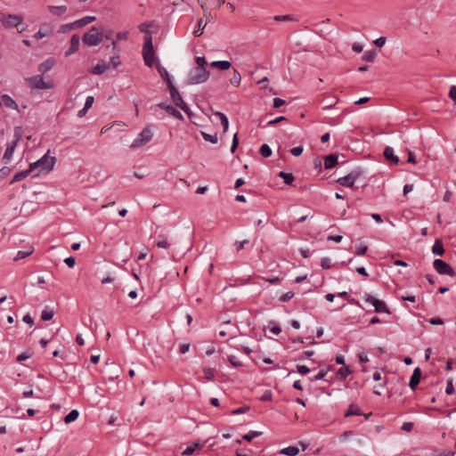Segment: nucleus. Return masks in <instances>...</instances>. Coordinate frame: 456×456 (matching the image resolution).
<instances>
[{
    "label": "nucleus",
    "instance_id": "obj_60",
    "mask_svg": "<svg viewBox=\"0 0 456 456\" xmlns=\"http://www.w3.org/2000/svg\"><path fill=\"white\" fill-rule=\"evenodd\" d=\"M328 373V370H319V372L314 376L313 378H311L312 380H319V379H322Z\"/></svg>",
    "mask_w": 456,
    "mask_h": 456
},
{
    "label": "nucleus",
    "instance_id": "obj_6",
    "mask_svg": "<svg viewBox=\"0 0 456 456\" xmlns=\"http://www.w3.org/2000/svg\"><path fill=\"white\" fill-rule=\"evenodd\" d=\"M167 87H168L170 96H171L174 103L178 108L183 110L186 114H188V116H190L191 115L190 108L188 107L186 102L183 101V99L182 98L181 94H179L177 88L174 86L172 81H168Z\"/></svg>",
    "mask_w": 456,
    "mask_h": 456
},
{
    "label": "nucleus",
    "instance_id": "obj_28",
    "mask_svg": "<svg viewBox=\"0 0 456 456\" xmlns=\"http://www.w3.org/2000/svg\"><path fill=\"white\" fill-rule=\"evenodd\" d=\"M48 10L50 11V12L52 14L61 16L67 12V6L66 5H59V6L49 5Z\"/></svg>",
    "mask_w": 456,
    "mask_h": 456
},
{
    "label": "nucleus",
    "instance_id": "obj_14",
    "mask_svg": "<svg viewBox=\"0 0 456 456\" xmlns=\"http://www.w3.org/2000/svg\"><path fill=\"white\" fill-rule=\"evenodd\" d=\"M80 37L77 34H74L70 38V45L69 50L65 53V56H69L78 51Z\"/></svg>",
    "mask_w": 456,
    "mask_h": 456
},
{
    "label": "nucleus",
    "instance_id": "obj_29",
    "mask_svg": "<svg viewBox=\"0 0 456 456\" xmlns=\"http://www.w3.org/2000/svg\"><path fill=\"white\" fill-rule=\"evenodd\" d=\"M156 68H157L160 77L167 82V85L168 86V81H172V80H171L170 75L168 74L167 69L163 66H161L159 61H158Z\"/></svg>",
    "mask_w": 456,
    "mask_h": 456
},
{
    "label": "nucleus",
    "instance_id": "obj_19",
    "mask_svg": "<svg viewBox=\"0 0 456 456\" xmlns=\"http://www.w3.org/2000/svg\"><path fill=\"white\" fill-rule=\"evenodd\" d=\"M384 157L390 164L397 165L399 163V158L394 154V150L389 146L385 148Z\"/></svg>",
    "mask_w": 456,
    "mask_h": 456
},
{
    "label": "nucleus",
    "instance_id": "obj_27",
    "mask_svg": "<svg viewBox=\"0 0 456 456\" xmlns=\"http://www.w3.org/2000/svg\"><path fill=\"white\" fill-rule=\"evenodd\" d=\"M53 315H54V310L52 307L46 305V306H45V308L42 311L41 319H42V321H45V322L50 321L53 319Z\"/></svg>",
    "mask_w": 456,
    "mask_h": 456
},
{
    "label": "nucleus",
    "instance_id": "obj_4",
    "mask_svg": "<svg viewBox=\"0 0 456 456\" xmlns=\"http://www.w3.org/2000/svg\"><path fill=\"white\" fill-rule=\"evenodd\" d=\"M142 57L146 66L152 67L155 60H159L155 57V52L152 43V38L150 37L144 39L142 45Z\"/></svg>",
    "mask_w": 456,
    "mask_h": 456
},
{
    "label": "nucleus",
    "instance_id": "obj_38",
    "mask_svg": "<svg viewBox=\"0 0 456 456\" xmlns=\"http://www.w3.org/2000/svg\"><path fill=\"white\" fill-rule=\"evenodd\" d=\"M79 416V412L77 410H72L69 414H67L64 418V422L69 424L72 421H75Z\"/></svg>",
    "mask_w": 456,
    "mask_h": 456
},
{
    "label": "nucleus",
    "instance_id": "obj_2",
    "mask_svg": "<svg viewBox=\"0 0 456 456\" xmlns=\"http://www.w3.org/2000/svg\"><path fill=\"white\" fill-rule=\"evenodd\" d=\"M103 39V28L92 27L82 37L83 43L87 46L98 45Z\"/></svg>",
    "mask_w": 456,
    "mask_h": 456
},
{
    "label": "nucleus",
    "instance_id": "obj_57",
    "mask_svg": "<svg viewBox=\"0 0 456 456\" xmlns=\"http://www.w3.org/2000/svg\"><path fill=\"white\" fill-rule=\"evenodd\" d=\"M454 392V387H453V383H452V379H449L447 381V385H446V388H445V393L448 395H452Z\"/></svg>",
    "mask_w": 456,
    "mask_h": 456
},
{
    "label": "nucleus",
    "instance_id": "obj_15",
    "mask_svg": "<svg viewBox=\"0 0 456 456\" xmlns=\"http://www.w3.org/2000/svg\"><path fill=\"white\" fill-rule=\"evenodd\" d=\"M0 104L6 108L18 110V104L8 94H2L0 97Z\"/></svg>",
    "mask_w": 456,
    "mask_h": 456
},
{
    "label": "nucleus",
    "instance_id": "obj_21",
    "mask_svg": "<svg viewBox=\"0 0 456 456\" xmlns=\"http://www.w3.org/2000/svg\"><path fill=\"white\" fill-rule=\"evenodd\" d=\"M55 64V61L53 58H49L47 59L46 61H45L44 62L40 63L38 65V71L42 74L44 73H46L47 71H49L50 69H53V67L54 66Z\"/></svg>",
    "mask_w": 456,
    "mask_h": 456
},
{
    "label": "nucleus",
    "instance_id": "obj_56",
    "mask_svg": "<svg viewBox=\"0 0 456 456\" xmlns=\"http://www.w3.org/2000/svg\"><path fill=\"white\" fill-rule=\"evenodd\" d=\"M386 42H387V38H386L385 37H379V38L375 39V40L373 41V44H374L377 47L381 48V47H383V46L385 45Z\"/></svg>",
    "mask_w": 456,
    "mask_h": 456
},
{
    "label": "nucleus",
    "instance_id": "obj_16",
    "mask_svg": "<svg viewBox=\"0 0 456 456\" xmlns=\"http://www.w3.org/2000/svg\"><path fill=\"white\" fill-rule=\"evenodd\" d=\"M420 379L421 370L420 368L417 367L414 369L409 382V386L412 390H414L416 387L419 385Z\"/></svg>",
    "mask_w": 456,
    "mask_h": 456
},
{
    "label": "nucleus",
    "instance_id": "obj_18",
    "mask_svg": "<svg viewBox=\"0 0 456 456\" xmlns=\"http://www.w3.org/2000/svg\"><path fill=\"white\" fill-rule=\"evenodd\" d=\"M200 4L201 9L203 10V16L206 19L207 22L214 23L216 20V17L208 11V7L207 4L203 0H198Z\"/></svg>",
    "mask_w": 456,
    "mask_h": 456
},
{
    "label": "nucleus",
    "instance_id": "obj_46",
    "mask_svg": "<svg viewBox=\"0 0 456 456\" xmlns=\"http://www.w3.org/2000/svg\"><path fill=\"white\" fill-rule=\"evenodd\" d=\"M274 20L277 21H293L297 20V19L292 15H277L274 17Z\"/></svg>",
    "mask_w": 456,
    "mask_h": 456
},
{
    "label": "nucleus",
    "instance_id": "obj_30",
    "mask_svg": "<svg viewBox=\"0 0 456 456\" xmlns=\"http://www.w3.org/2000/svg\"><path fill=\"white\" fill-rule=\"evenodd\" d=\"M96 18L94 16H86L80 20H77L74 22V25H76L77 28H82L93 21H94Z\"/></svg>",
    "mask_w": 456,
    "mask_h": 456
},
{
    "label": "nucleus",
    "instance_id": "obj_23",
    "mask_svg": "<svg viewBox=\"0 0 456 456\" xmlns=\"http://www.w3.org/2000/svg\"><path fill=\"white\" fill-rule=\"evenodd\" d=\"M51 28L47 24H43L40 26L38 31L34 35V37L37 40L44 38L51 33Z\"/></svg>",
    "mask_w": 456,
    "mask_h": 456
},
{
    "label": "nucleus",
    "instance_id": "obj_54",
    "mask_svg": "<svg viewBox=\"0 0 456 456\" xmlns=\"http://www.w3.org/2000/svg\"><path fill=\"white\" fill-rule=\"evenodd\" d=\"M293 297H294V293L291 291H289L287 293L282 294L280 297L279 300L281 302H287V301L290 300Z\"/></svg>",
    "mask_w": 456,
    "mask_h": 456
},
{
    "label": "nucleus",
    "instance_id": "obj_8",
    "mask_svg": "<svg viewBox=\"0 0 456 456\" xmlns=\"http://www.w3.org/2000/svg\"><path fill=\"white\" fill-rule=\"evenodd\" d=\"M153 133L150 126H145L142 131L138 134L137 138L134 140L130 145L131 149H136L147 144L151 141Z\"/></svg>",
    "mask_w": 456,
    "mask_h": 456
},
{
    "label": "nucleus",
    "instance_id": "obj_22",
    "mask_svg": "<svg viewBox=\"0 0 456 456\" xmlns=\"http://www.w3.org/2000/svg\"><path fill=\"white\" fill-rule=\"evenodd\" d=\"M33 172V170L31 169V167H29L28 169L26 170H23V171H20V172H18L17 174L14 175V176L12 177V181H11V184L14 183H17V182H20V181H22L24 180L25 178H27L31 173Z\"/></svg>",
    "mask_w": 456,
    "mask_h": 456
},
{
    "label": "nucleus",
    "instance_id": "obj_32",
    "mask_svg": "<svg viewBox=\"0 0 456 456\" xmlns=\"http://www.w3.org/2000/svg\"><path fill=\"white\" fill-rule=\"evenodd\" d=\"M362 412L361 411L360 408L354 404H351L349 406V409L346 411L345 417L349 416H360Z\"/></svg>",
    "mask_w": 456,
    "mask_h": 456
},
{
    "label": "nucleus",
    "instance_id": "obj_11",
    "mask_svg": "<svg viewBox=\"0 0 456 456\" xmlns=\"http://www.w3.org/2000/svg\"><path fill=\"white\" fill-rule=\"evenodd\" d=\"M365 301L368 302V303H370L374 306L376 313H378V314H380V313L390 314V310H389L388 306L387 305V304L384 301H382L380 299H378V298H375L371 295H366Z\"/></svg>",
    "mask_w": 456,
    "mask_h": 456
},
{
    "label": "nucleus",
    "instance_id": "obj_9",
    "mask_svg": "<svg viewBox=\"0 0 456 456\" xmlns=\"http://www.w3.org/2000/svg\"><path fill=\"white\" fill-rule=\"evenodd\" d=\"M435 270L442 275H448L451 277L456 276V272L453 268L442 259H435L433 263Z\"/></svg>",
    "mask_w": 456,
    "mask_h": 456
},
{
    "label": "nucleus",
    "instance_id": "obj_1",
    "mask_svg": "<svg viewBox=\"0 0 456 456\" xmlns=\"http://www.w3.org/2000/svg\"><path fill=\"white\" fill-rule=\"evenodd\" d=\"M0 21L5 29L17 28L18 32L21 33L27 29V25L23 24V17L18 14L2 15Z\"/></svg>",
    "mask_w": 456,
    "mask_h": 456
},
{
    "label": "nucleus",
    "instance_id": "obj_20",
    "mask_svg": "<svg viewBox=\"0 0 456 456\" xmlns=\"http://www.w3.org/2000/svg\"><path fill=\"white\" fill-rule=\"evenodd\" d=\"M110 69V64L105 61H100L92 69L93 74L101 75Z\"/></svg>",
    "mask_w": 456,
    "mask_h": 456
},
{
    "label": "nucleus",
    "instance_id": "obj_39",
    "mask_svg": "<svg viewBox=\"0 0 456 456\" xmlns=\"http://www.w3.org/2000/svg\"><path fill=\"white\" fill-rule=\"evenodd\" d=\"M376 56H377L376 51H374V50L367 51L363 53V55L362 56V59L365 61L373 62Z\"/></svg>",
    "mask_w": 456,
    "mask_h": 456
},
{
    "label": "nucleus",
    "instance_id": "obj_59",
    "mask_svg": "<svg viewBox=\"0 0 456 456\" xmlns=\"http://www.w3.org/2000/svg\"><path fill=\"white\" fill-rule=\"evenodd\" d=\"M303 151L304 149L302 146H297L290 149V153L295 157H298L302 154Z\"/></svg>",
    "mask_w": 456,
    "mask_h": 456
},
{
    "label": "nucleus",
    "instance_id": "obj_40",
    "mask_svg": "<svg viewBox=\"0 0 456 456\" xmlns=\"http://www.w3.org/2000/svg\"><path fill=\"white\" fill-rule=\"evenodd\" d=\"M262 435V432L259 431H249L248 434L244 435L242 438L248 442H251L254 438L258 437Z\"/></svg>",
    "mask_w": 456,
    "mask_h": 456
},
{
    "label": "nucleus",
    "instance_id": "obj_7",
    "mask_svg": "<svg viewBox=\"0 0 456 456\" xmlns=\"http://www.w3.org/2000/svg\"><path fill=\"white\" fill-rule=\"evenodd\" d=\"M26 85L30 88L51 89L53 84L51 81L45 82L42 75H36L25 78Z\"/></svg>",
    "mask_w": 456,
    "mask_h": 456
},
{
    "label": "nucleus",
    "instance_id": "obj_12",
    "mask_svg": "<svg viewBox=\"0 0 456 456\" xmlns=\"http://www.w3.org/2000/svg\"><path fill=\"white\" fill-rule=\"evenodd\" d=\"M14 137L15 138L11 142H9L7 144V147H6L4 156H3V161L5 164L10 163V161L12 160L14 150H15L19 141L20 140V134L15 133Z\"/></svg>",
    "mask_w": 456,
    "mask_h": 456
},
{
    "label": "nucleus",
    "instance_id": "obj_42",
    "mask_svg": "<svg viewBox=\"0 0 456 456\" xmlns=\"http://www.w3.org/2000/svg\"><path fill=\"white\" fill-rule=\"evenodd\" d=\"M259 152L264 158H268L272 155L271 148L269 147L268 144L265 143L260 147Z\"/></svg>",
    "mask_w": 456,
    "mask_h": 456
},
{
    "label": "nucleus",
    "instance_id": "obj_3",
    "mask_svg": "<svg viewBox=\"0 0 456 456\" xmlns=\"http://www.w3.org/2000/svg\"><path fill=\"white\" fill-rule=\"evenodd\" d=\"M55 162V157H49L48 154H45L41 159L31 163L29 166L33 171L37 168L39 169L37 174L36 175H37L41 172L48 173L51 170H53Z\"/></svg>",
    "mask_w": 456,
    "mask_h": 456
},
{
    "label": "nucleus",
    "instance_id": "obj_33",
    "mask_svg": "<svg viewBox=\"0 0 456 456\" xmlns=\"http://www.w3.org/2000/svg\"><path fill=\"white\" fill-rule=\"evenodd\" d=\"M34 249L32 247L28 248L27 250H19L16 254V256L14 257V260H20L23 259L28 256H30L33 253Z\"/></svg>",
    "mask_w": 456,
    "mask_h": 456
},
{
    "label": "nucleus",
    "instance_id": "obj_52",
    "mask_svg": "<svg viewBox=\"0 0 456 456\" xmlns=\"http://www.w3.org/2000/svg\"><path fill=\"white\" fill-rule=\"evenodd\" d=\"M32 356V354L28 352H23L22 354H19L16 358L17 362H21Z\"/></svg>",
    "mask_w": 456,
    "mask_h": 456
},
{
    "label": "nucleus",
    "instance_id": "obj_10",
    "mask_svg": "<svg viewBox=\"0 0 456 456\" xmlns=\"http://www.w3.org/2000/svg\"><path fill=\"white\" fill-rule=\"evenodd\" d=\"M361 170H353L348 175L339 177L336 180V183L345 187H353L355 181L361 176Z\"/></svg>",
    "mask_w": 456,
    "mask_h": 456
},
{
    "label": "nucleus",
    "instance_id": "obj_58",
    "mask_svg": "<svg viewBox=\"0 0 456 456\" xmlns=\"http://www.w3.org/2000/svg\"><path fill=\"white\" fill-rule=\"evenodd\" d=\"M321 265L323 269H330L331 267V261L329 257H323L321 261Z\"/></svg>",
    "mask_w": 456,
    "mask_h": 456
},
{
    "label": "nucleus",
    "instance_id": "obj_55",
    "mask_svg": "<svg viewBox=\"0 0 456 456\" xmlns=\"http://www.w3.org/2000/svg\"><path fill=\"white\" fill-rule=\"evenodd\" d=\"M195 62L198 65L197 68H206L207 61H206L205 57H200V56L196 57Z\"/></svg>",
    "mask_w": 456,
    "mask_h": 456
},
{
    "label": "nucleus",
    "instance_id": "obj_36",
    "mask_svg": "<svg viewBox=\"0 0 456 456\" xmlns=\"http://www.w3.org/2000/svg\"><path fill=\"white\" fill-rule=\"evenodd\" d=\"M127 37H128V32H118V33H117L116 40L112 41V43H111L113 50L118 51V46H117V41L126 40V39H127Z\"/></svg>",
    "mask_w": 456,
    "mask_h": 456
},
{
    "label": "nucleus",
    "instance_id": "obj_50",
    "mask_svg": "<svg viewBox=\"0 0 456 456\" xmlns=\"http://www.w3.org/2000/svg\"><path fill=\"white\" fill-rule=\"evenodd\" d=\"M241 80L240 74L234 69L233 77L231 78V83L234 86H239Z\"/></svg>",
    "mask_w": 456,
    "mask_h": 456
},
{
    "label": "nucleus",
    "instance_id": "obj_61",
    "mask_svg": "<svg viewBox=\"0 0 456 456\" xmlns=\"http://www.w3.org/2000/svg\"><path fill=\"white\" fill-rule=\"evenodd\" d=\"M249 243V240H244L242 241H236L235 243V246H236V251L239 252L240 251L241 249L244 248L245 245L248 244Z\"/></svg>",
    "mask_w": 456,
    "mask_h": 456
},
{
    "label": "nucleus",
    "instance_id": "obj_31",
    "mask_svg": "<svg viewBox=\"0 0 456 456\" xmlns=\"http://www.w3.org/2000/svg\"><path fill=\"white\" fill-rule=\"evenodd\" d=\"M299 452V449L297 446H288L280 451V453L288 455V456H296Z\"/></svg>",
    "mask_w": 456,
    "mask_h": 456
},
{
    "label": "nucleus",
    "instance_id": "obj_47",
    "mask_svg": "<svg viewBox=\"0 0 456 456\" xmlns=\"http://www.w3.org/2000/svg\"><path fill=\"white\" fill-rule=\"evenodd\" d=\"M385 391H387V387H385V386H384V385L380 384V385H379L378 387H374V391H373V392H374V394H375L376 395L382 396V395H386Z\"/></svg>",
    "mask_w": 456,
    "mask_h": 456
},
{
    "label": "nucleus",
    "instance_id": "obj_25",
    "mask_svg": "<svg viewBox=\"0 0 456 456\" xmlns=\"http://www.w3.org/2000/svg\"><path fill=\"white\" fill-rule=\"evenodd\" d=\"M210 66L220 70H227L231 68L232 64L228 61H214L210 63Z\"/></svg>",
    "mask_w": 456,
    "mask_h": 456
},
{
    "label": "nucleus",
    "instance_id": "obj_53",
    "mask_svg": "<svg viewBox=\"0 0 456 456\" xmlns=\"http://www.w3.org/2000/svg\"><path fill=\"white\" fill-rule=\"evenodd\" d=\"M204 376L208 380H211L214 379V369L205 368L203 370Z\"/></svg>",
    "mask_w": 456,
    "mask_h": 456
},
{
    "label": "nucleus",
    "instance_id": "obj_5",
    "mask_svg": "<svg viewBox=\"0 0 456 456\" xmlns=\"http://www.w3.org/2000/svg\"><path fill=\"white\" fill-rule=\"evenodd\" d=\"M209 72L206 68H193L188 77V84L196 85L204 83L208 79Z\"/></svg>",
    "mask_w": 456,
    "mask_h": 456
},
{
    "label": "nucleus",
    "instance_id": "obj_49",
    "mask_svg": "<svg viewBox=\"0 0 456 456\" xmlns=\"http://www.w3.org/2000/svg\"><path fill=\"white\" fill-rule=\"evenodd\" d=\"M338 102V98L333 97V99L330 101H326L323 105V110H328L335 106Z\"/></svg>",
    "mask_w": 456,
    "mask_h": 456
},
{
    "label": "nucleus",
    "instance_id": "obj_43",
    "mask_svg": "<svg viewBox=\"0 0 456 456\" xmlns=\"http://www.w3.org/2000/svg\"><path fill=\"white\" fill-rule=\"evenodd\" d=\"M350 370L348 367H341L340 369H338V370L337 371V376L340 379H346V378L348 376V374H350Z\"/></svg>",
    "mask_w": 456,
    "mask_h": 456
},
{
    "label": "nucleus",
    "instance_id": "obj_34",
    "mask_svg": "<svg viewBox=\"0 0 456 456\" xmlns=\"http://www.w3.org/2000/svg\"><path fill=\"white\" fill-rule=\"evenodd\" d=\"M215 115L219 117L221 125L224 129V133H225L229 127V120H228L227 117L224 113L219 112V111L216 112Z\"/></svg>",
    "mask_w": 456,
    "mask_h": 456
},
{
    "label": "nucleus",
    "instance_id": "obj_64",
    "mask_svg": "<svg viewBox=\"0 0 456 456\" xmlns=\"http://www.w3.org/2000/svg\"><path fill=\"white\" fill-rule=\"evenodd\" d=\"M449 96L451 99H452L456 104V86H452L450 88L449 91Z\"/></svg>",
    "mask_w": 456,
    "mask_h": 456
},
{
    "label": "nucleus",
    "instance_id": "obj_62",
    "mask_svg": "<svg viewBox=\"0 0 456 456\" xmlns=\"http://www.w3.org/2000/svg\"><path fill=\"white\" fill-rule=\"evenodd\" d=\"M249 410V407L248 406H243V407H240L238 409H235V410H232V414H242V413H246L247 411H248Z\"/></svg>",
    "mask_w": 456,
    "mask_h": 456
},
{
    "label": "nucleus",
    "instance_id": "obj_24",
    "mask_svg": "<svg viewBox=\"0 0 456 456\" xmlns=\"http://www.w3.org/2000/svg\"><path fill=\"white\" fill-rule=\"evenodd\" d=\"M338 164V156L330 154L324 158V167L326 169L333 168Z\"/></svg>",
    "mask_w": 456,
    "mask_h": 456
},
{
    "label": "nucleus",
    "instance_id": "obj_41",
    "mask_svg": "<svg viewBox=\"0 0 456 456\" xmlns=\"http://www.w3.org/2000/svg\"><path fill=\"white\" fill-rule=\"evenodd\" d=\"M201 135L203 139L207 142H209L211 143H216L217 142V134H210L206 132H201Z\"/></svg>",
    "mask_w": 456,
    "mask_h": 456
},
{
    "label": "nucleus",
    "instance_id": "obj_51",
    "mask_svg": "<svg viewBox=\"0 0 456 456\" xmlns=\"http://www.w3.org/2000/svg\"><path fill=\"white\" fill-rule=\"evenodd\" d=\"M109 64H110V66L111 65L113 69L118 68L121 64L119 56L115 55V56L110 57V61Z\"/></svg>",
    "mask_w": 456,
    "mask_h": 456
},
{
    "label": "nucleus",
    "instance_id": "obj_35",
    "mask_svg": "<svg viewBox=\"0 0 456 456\" xmlns=\"http://www.w3.org/2000/svg\"><path fill=\"white\" fill-rule=\"evenodd\" d=\"M278 175L281 177L283 179V182L288 185H291L295 179L294 175L291 173H286L283 171H281Z\"/></svg>",
    "mask_w": 456,
    "mask_h": 456
},
{
    "label": "nucleus",
    "instance_id": "obj_48",
    "mask_svg": "<svg viewBox=\"0 0 456 456\" xmlns=\"http://www.w3.org/2000/svg\"><path fill=\"white\" fill-rule=\"evenodd\" d=\"M197 448H200V444L198 443H194L193 445H191V446H188L183 452V455H191L193 453V452L197 449Z\"/></svg>",
    "mask_w": 456,
    "mask_h": 456
},
{
    "label": "nucleus",
    "instance_id": "obj_26",
    "mask_svg": "<svg viewBox=\"0 0 456 456\" xmlns=\"http://www.w3.org/2000/svg\"><path fill=\"white\" fill-rule=\"evenodd\" d=\"M444 252H445V250H444L442 240L439 239L436 240V241L432 247V253L436 256H443L444 254Z\"/></svg>",
    "mask_w": 456,
    "mask_h": 456
},
{
    "label": "nucleus",
    "instance_id": "obj_13",
    "mask_svg": "<svg viewBox=\"0 0 456 456\" xmlns=\"http://www.w3.org/2000/svg\"><path fill=\"white\" fill-rule=\"evenodd\" d=\"M159 108L165 110L169 115L183 120V117L181 114L179 110H177L175 107H173L171 104H167L166 102H160L157 105Z\"/></svg>",
    "mask_w": 456,
    "mask_h": 456
},
{
    "label": "nucleus",
    "instance_id": "obj_17",
    "mask_svg": "<svg viewBox=\"0 0 456 456\" xmlns=\"http://www.w3.org/2000/svg\"><path fill=\"white\" fill-rule=\"evenodd\" d=\"M155 26V23L154 21H147V22H142L141 23L139 26H138V29L141 33H143L144 34V38H147V37H151H151V31L150 30V28H153Z\"/></svg>",
    "mask_w": 456,
    "mask_h": 456
},
{
    "label": "nucleus",
    "instance_id": "obj_63",
    "mask_svg": "<svg viewBox=\"0 0 456 456\" xmlns=\"http://www.w3.org/2000/svg\"><path fill=\"white\" fill-rule=\"evenodd\" d=\"M367 250H368V247H367V245H361V246L357 248V250L355 251V255H356V256H363V255H365V254H366Z\"/></svg>",
    "mask_w": 456,
    "mask_h": 456
},
{
    "label": "nucleus",
    "instance_id": "obj_37",
    "mask_svg": "<svg viewBox=\"0 0 456 456\" xmlns=\"http://www.w3.org/2000/svg\"><path fill=\"white\" fill-rule=\"evenodd\" d=\"M207 21H204L203 19H200L198 21V28L193 31L194 37H200L203 34V30L207 26Z\"/></svg>",
    "mask_w": 456,
    "mask_h": 456
},
{
    "label": "nucleus",
    "instance_id": "obj_44",
    "mask_svg": "<svg viewBox=\"0 0 456 456\" xmlns=\"http://www.w3.org/2000/svg\"><path fill=\"white\" fill-rule=\"evenodd\" d=\"M268 328L275 335H279L281 332V328L273 321L269 322Z\"/></svg>",
    "mask_w": 456,
    "mask_h": 456
},
{
    "label": "nucleus",
    "instance_id": "obj_45",
    "mask_svg": "<svg viewBox=\"0 0 456 456\" xmlns=\"http://www.w3.org/2000/svg\"><path fill=\"white\" fill-rule=\"evenodd\" d=\"M228 362L231 363L233 367H242V362L238 359L235 355H230L228 356Z\"/></svg>",
    "mask_w": 456,
    "mask_h": 456
}]
</instances>
